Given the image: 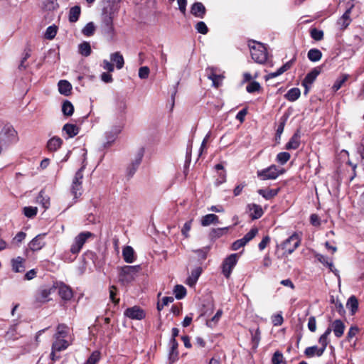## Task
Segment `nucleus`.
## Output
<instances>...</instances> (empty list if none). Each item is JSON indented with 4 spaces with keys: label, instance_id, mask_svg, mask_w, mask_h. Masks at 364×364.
Returning <instances> with one entry per match:
<instances>
[{
    "label": "nucleus",
    "instance_id": "4c0bfd02",
    "mask_svg": "<svg viewBox=\"0 0 364 364\" xmlns=\"http://www.w3.org/2000/svg\"><path fill=\"white\" fill-rule=\"evenodd\" d=\"M68 326L65 323H60L57 326L56 333L54 335L55 338H65L68 336Z\"/></svg>",
    "mask_w": 364,
    "mask_h": 364
},
{
    "label": "nucleus",
    "instance_id": "6e6d98bb",
    "mask_svg": "<svg viewBox=\"0 0 364 364\" xmlns=\"http://www.w3.org/2000/svg\"><path fill=\"white\" fill-rule=\"evenodd\" d=\"M262 87L260 84L257 81L250 82L246 87V90L249 93H254L256 92H260Z\"/></svg>",
    "mask_w": 364,
    "mask_h": 364
},
{
    "label": "nucleus",
    "instance_id": "ea45409f",
    "mask_svg": "<svg viewBox=\"0 0 364 364\" xmlns=\"http://www.w3.org/2000/svg\"><path fill=\"white\" fill-rule=\"evenodd\" d=\"M348 77L349 75L348 74H343L340 77L336 79L331 87L332 92H336L338 90H340L344 83L348 80Z\"/></svg>",
    "mask_w": 364,
    "mask_h": 364
},
{
    "label": "nucleus",
    "instance_id": "cd10ccee",
    "mask_svg": "<svg viewBox=\"0 0 364 364\" xmlns=\"http://www.w3.org/2000/svg\"><path fill=\"white\" fill-rule=\"evenodd\" d=\"M25 259L21 257H17L16 258L12 259L11 265L12 269L15 272H23L25 270L24 266Z\"/></svg>",
    "mask_w": 364,
    "mask_h": 364
},
{
    "label": "nucleus",
    "instance_id": "c85d7f7f",
    "mask_svg": "<svg viewBox=\"0 0 364 364\" xmlns=\"http://www.w3.org/2000/svg\"><path fill=\"white\" fill-rule=\"evenodd\" d=\"M58 90L59 92L65 96H68L71 93L72 85L71 84L65 80H61L58 82Z\"/></svg>",
    "mask_w": 364,
    "mask_h": 364
},
{
    "label": "nucleus",
    "instance_id": "4d7b16f0",
    "mask_svg": "<svg viewBox=\"0 0 364 364\" xmlns=\"http://www.w3.org/2000/svg\"><path fill=\"white\" fill-rule=\"evenodd\" d=\"M290 158H291L290 154L288 152L284 151V152H279L277 155L276 160L281 165H284L290 159Z\"/></svg>",
    "mask_w": 364,
    "mask_h": 364
},
{
    "label": "nucleus",
    "instance_id": "f257e3e1",
    "mask_svg": "<svg viewBox=\"0 0 364 364\" xmlns=\"http://www.w3.org/2000/svg\"><path fill=\"white\" fill-rule=\"evenodd\" d=\"M116 12L114 4H109L107 6L102 9L101 15V28L102 33L110 39H113L116 33L113 23Z\"/></svg>",
    "mask_w": 364,
    "mask_h": 364
},
{
    "label": "nucleus",
    "instance_id": "2eb2a0df",
    "mask_svg": "<svg viewBox=\"0 0 364 364\" xmlns=\"http://www.w3.org/2000/svg\"><path fill=\"white\" fill-rule=\"evenodd\" d=\"M206 74L208 77L212 80L213 86L218 87L221 84L223 76L218 74L217 68L214 67H208L206 69Z\"/></svg>",
    "mask_w": 364,
    "mask_h": 364
},
{
    "label": "nucleus",
    "instance_id": "bb28decb",
    "mask_svg": "<svg viewBox=\"0 0 364 364\" xmlns=\"http://www.w3.org/2000/svg\"><path fill=\"white\" fill-rule=\"evenodd\" d=\"M110 60L113 64H116V68L118 70L122 69L124 65V57L119 51L112 53L110 55Z\"/></svg>",
    "mask_w": 364,
    "mask_h": 364
},
{
    "label": "nucleus",
    "instance_id": "aec40b11",
    "mask_svg": "<svg viewBox=\"0 0 364 364\" xmlns=\"http://www.w3.org/2000/svg\"><path fill=\"white\" fill-rule=\"evenodd\" d=\"M281 191V188L279 187L277 188L274 189H259L257 190V193L259 195H260L262 197H263L265 200H269L273 199L274 197H276L278 193Z\"/></svg>",
    "mask_w": 364,
    "mask_h": 364
},
{
    "label": "nucleus",
    "instance_id": "9b49d317",
    "mask_svg": "<svg viewBox=\"0 0 364 364\" xmlns=\"http://www.w3.org/2000/svg\"><path fill=\"white\" fill-rule=\"evenodd\" d=\"M53 290L58 289V294L60 298L64 301H70L73 296V292L72 289L64 284L63 282H56L53 285Z\"/></svg>",
    "mask_w": 364,
    "mask_h": 364
},
{
    "label": "nucleus",
    "instance_id": "dca6fc26",
    "mask_svg": "<svg viewBox=\"0 0 364 364\" xmlns=\"http://www.w3.org/2000/svg\"><path fill=\"white\" fill-rule=\"evenodd\" d=\"M301 144V132L300 129H297L289 141L286 144L285 149L287 150H295L298 149Z\"/></svg>",
    "mask_w": 364,
    "mask_h": 364
},
{
    "label": "nucleus",
    "instance_id": "e433bc0d",
    "mask_svg": "<svg viewBox=\"0 0 364 364\" xmlns=\"http://www.w3.org/2000/svg\"><path fill=\"white\" fill-rule=\"evenodd\" d=\"M81 14V8L80 6H74L70 9L69 11V21L70 23H75L78 21Z\"/></svg>",
    "mask_w": 364,
    "mask_h": 364
},
{
    "label": "nucleus",
    "instance_id": "a18cd8bd",
    "mask_svg": "<svg viewBox=\"0 0 364 364\" xmlns=\"http://www.w3.org/2000/svg\"><path fill=\"white\" fill-rule=\"evenodd\" d=\"M79 53L83 56H89L92 53L90 43L84 41L82 43H80L79 45Z\"/></svg>",
    "mask_w": 364,
    "mask_h": 364
},
{
    "label": "nucleus",
    "instance_id": "a211bd4d",
    "mask_svg": "<svg viewBox=\"0 0 364 364\" xmlns=\"http://www.w3.org/2000/svg\"><path fill=\"white\" fill-rule=\"evenodd\" d=\"M170 350L168 354V360L171 363H173L178 360V343L176 339H171L170 342Z\"/></svg>",
    "mask_w": 364,
    "mask_h": 364
},
{
    "label": "nucleus",
    "instance_id": "774afa93",
    "mask_svg": "<svg viewBox=\"0 0 364 364\" xmlns=\"http://www.w3.org/2000/svg\"><path fill=\"white\" fill-rule=\"evenodd\" d=\"M360 329L357 326H352L350 327L347 333L346 339L348 341H350L351 339L356 336L359 332Z\"/></svg>",
    "mask_w": 364,
    "mask_h": 364
},
{
    "label": "nucleus",
    "instance_id": "5fc2aeb1",
    "mask_svg": "<svg viewBox=\"0 0 364 364\" xmlns=\"http://www.w3.org/2000/svg\"><path fill=\"white\" fill-rule=\"evenodd\" d=\"M24 215L28 218H34L38 213V208L33 206H26L23 209Z\"/></svg>",
    "mask_w": 364,
    "mask_h": 364
},
{
    "label": "nucleus",
    "instance_id": "473e14b6",
    "mask_svg": "<svg viewBox=\"0 0 364 364\" xmlns=\"http://www.w3.org/2000/svg\"><path fill=\"white\" fill-rule=\"evenodd\" d=\"M219 223V218L215 214H208L203 216L201 219L202 226H208L210 224H217Z\"/></svg>",
    "mask_w": 364,
    "mask_h": 364
},
{
    "label": "nucleus",
    "instance_id": "c9c22d12",
    "mask_svg": "<svg viewBox=\"0 0 364 364\" xmlns=\"http://www.w3.org/2000/svg\"><path fill=\"white\" fill-rule=\"evenodd\" d=\"M250 333L251 334L252 347L254 348H257L261 338V332L259 328L257 327L256 329L251 328L250 329Z\"/></svg>",
    "mask_w": 364,
    "mask_h": 364
},
{
    "label": "nucleus",
    "instance_id": "c03bdc74",
    "mask_svg": "<svg viewBox=\"0 0 364 364\" xmlns=\"http://www.w3.org/2000/svg\"><path fill=\"white\" fill-rule=\"evenodd\" d=\"M309 34L312 39L316 41H320L323 39L324 33L322 30H319L317 28H311L309 30Z\"/></svg>",
    "mask_w": 364,
    "mask_h": 364
},
{
    "label": "nucleus",
    "instance_id": "58836bf2",
    "mask_svg": "<svg viewBox=\"0 0 364 364\" xmlns=\"http://www.w3.org/2000/svg\"><path fill=\"white\" fill-rule=\"evenodd\" d=\"M347 308L350 310L351 315H354L358 309V300L355 296H351L347 301Z\"/></svg>",
    "mask_w": 364,
    "mask_h": 364
},
{
    "label": "nucleus",
    "instance_id": "13d9d810",
    "mask_svg": "<svg viewBox=\"0 0 364 364\" xmlns=\"http://www.w3.org/2000/svg\"><path fill=\"white\" fill-rule=\"evenodd\" d=\"M118 289L116 286L112 285L109 287V299L115 305L119 303V299L116 297Z\"/></svg>",
    "mask_w": 364,
    "mask_h": 364
},
{
    "label": "nucleus",
    "instance_id": "7ed1b4c3",
    "mask_svg": "<svg viewBox=\"0 0 364 364\" xmlns=\"http://www.w3.org/2000/svg\"><path fill=\"white\" fill-rule=\"evenodd\" d=\"M141 269L140 265H125L120 267L118 277L119 282L123 285L129 284L135 279Z\"/></svg>",
    "mask_w": 364,
    "mask_h": 364
},
{
    "label": "nucleus",
    "instance_id": "7c9ffc66",
    "mask_svg": "<svg viewBox=\"0 0 364 364\" xmlns=\"http://www.w3.org/2000/svg\"><path fill=\"white\" fill-rule=\"evenodd\" d=\"M63 131L65 132L70 138H73L78 134L80 128L76 124L67 123L63 126Z\"/></svg>",
    "mask_w": 364,
    "mask_h": 364
},
{
    "label": "nucleus",
    "instance_id": "72a5a7b5",
    "mask_svg": "<svg viewBox=\"0 0 364 364\" xmlns=\"http://www.w3.org/2000/svg\"><path fill=\"white\" fill-rule=\"evenodd\" d=\"M36 202L41 204L44 209H48L50 206V198L46 195L45 191L41 190L36 198Z\"/></svg>",
    "mask_w": 364,
    "mask_h": 364
},
{
    "label": "nucleus",
    "instance_id": "5701e85b",
    "mask_svg": "<svg viewBox=\"0 0 364 364\" xmlns=\"http://www.w3.org/2000/svg\"><path fill=\"white\" fill-rule=\"evenodd\" d=\"M122 257L127 263H132L136 259L134 250L131 246H125L123 248Z\"/></svg>",
    "mask_w": 364,
    "mask_h": 364
},
{
    "label": "nucleus",
    "instance_id": "37998d69",
    "mask_svg": "<svg viewBox=\"0 0 364 364\" xmlns=\"http://www.w3.org/2000/svg\"><path fill=\"white\" fill-rule=\"evenodd\" d=\"M330 303L335 305V310L341 315L343 316L346 313L345 309L342 304V303L339 301L338 298H336L334 296H330Z\"/></svg>",
    "mask_w": 364,
    "mask_h": 364
},
{
    "label": "nucleus",
    "instance_id": "680f3d73",
    "mask_svg": "<svg viewBox=\"0 0 364 364\" xmlns=\"http://www.w3.org/2000/svg\"><path fill=\"white\" fill-rule=\"evenodd\" d=\"M26 237V232L20 231L13 238L11 243L15 244L17 246H19V245L25 240Z\"/></svg>",
    "mask_w": 364,
    "mask_h": 364
},
{
    "label": "nucleus",
    "instance_id": "4468645a",
    "mask_svg": "<svg viewBox=\"0 0 364 364\" xmlns=\"http://www.w3.org/2000/svg\"><path fill=\"white\" fill-rule=\"evenodd\" d=\"M53 291V287L49 289H38L34 296V302L39 304H43L50 300L49 296Z\"/></svg>",
    "mask_w": 364,
    "mask_h": 364
},
{
    "label": "nucleus",
    "instance_id": "3c124183",
    "mask_svg": "<svg viewBox=\"0 0 364 364\" xmlns=\"http://www.w3.org/2000/svg\"><path fill=\"white\" fill-rule=\"evenodd\" d=\"M95 31V26L93 22L87 23L82 30L84 36L90 37L94 35Z\"/></svg>",
    "mask_w": 364,
    "mask_h": 364
},
{
    "label": "nucleus",
    "instance_id": "de8ad7c7",
    "mask_svg": "<svg viewBox=\"0 0 364 364\" xmlns=\"http://www.w3.org/2000/svg\"><path fill=\"white\" fill-rule=\"evenodd\" d=\"M62 112L65 116H71L74 112L73 104L70 101L65 100L62 105Z\"/></svg>",
    "mask_w": 364,
    "mask_h": 364
},
{
    "label": "nucleus",
    "instance_id": "0eeeda50",
    "mask_svg": "<svg viewBox=\"0 0 364 364\" xmlns=\"http://www.w3.org/2000/svg\"><path fill=\"white\" fill-rule=\"evenodd\" d=\"M321 68L319 67H316L313 68L307 75L305 76L304 79L301 82V85L304 87V95H307L309 90L311 88L313 83L316 80L317 77L321 73Z\"/></svg>",
    "mask_w": 364,
    "mask_h": 364
},
{
    "label": "nucleus",
    "instance_id": "393cba45",
    "mask_svg": "<svg viewBox=\"0 0 364 364\" xmlns=\"http://www.w3.org/2000/svg\"><path fill=\"white\" fill-rule=\"evenodd\" d=\"M228 229V227L213 228L209 233V238L210 239V240L215 241L217 239L227 234Z\"/></svg>",
    "mask_w": 364,
    "mask_h": 364
},
{
    "label": "nucleus",
    "instance_id": "a878e982",
    "mask_svg": "<svg viewBox=\"0 0 364 364\" xmlns=\"http://www.w3.org/2000/svg\"><path fill=\"white\" fill-rule=\"evenodd\" d=\"M202 273V268L198 267L193 269L191 276L187 279L186 284L190 287H194Z\"/></svg>",
    "mask_w": 364,
    "mask_h": 364
},
{
    "label": "nucleus",
    "instance_id": "f8f14e48",
    "mask_svg": "<svg viewBox=\"0 0 364 364\" xmlns=\"http://www.w3.org/2000/svg\"><path fill=\"white\" fill-rule=\"evenodd\" d=\"M124 315L133 320H142L146 317V312L139 306H134L127 308L124 311Z\"/></svg>",
    "mask_w": 364,
    "mask_h": 364
},
{
    "label": "nucleus",
    "instance_id": "338daca9",
    "mask_svg": "<svg viewBox=\"0 0 364 364\" xmlns=\"http://www.w3.org/2000/svg\"><path fill=\"white\" fill-rule=\"evenodd\" d=\"M272 323L274 326H281L284 322V318L282 313L274 314L272 316Z\"/></svg>",
    "mask_w": 364,
    "mask_h": 364
},
{
    "label": "nucleus",
    "instance_id": "052dcab7",
    "mask_svg": "<svg viewBox=\"0 0 364 364\" xmlns=\"http://www.w3.org/2000/svg\"><path fill=\"white\" fill-rule=\"evenodd\" d=\"M100 360V352L98 350H95L90 355L86 362L89 364H97Z\"/></svg>",
    "mask_w": 364,
    "mask_h": 364
},
{
    "label": "nucleus",
    "instance_id": "39448f33",
    "mask_svg": "<svg viewBox=\"0 0 364 364\" xmlns=\"http://www.w3.org/2000/svg\"><path fill=\"white\" fill-rule=\"evenodd\" d=\"M238 261V255L231 254L222 263V273L226 279L230 277L231 273Z\"/></svg>",
    "mask_w": 364,
    "mask_h": 364
},
{
    "label": "nucleus",
    "instance_id": "f704fd0d",
    "mask_svg": "<svg viewBox=\"0 0 364 364\" xmlns=\"http://www.w3.org/2000/svg\"><path fill=\"white\" fill-rule=\"evenodd\" d=\"M301 91L298 87L291 88L284 95V97L289 102H294L299 98Z\"/></svg>",
    "mask_w": 364,
    "mask_h": 364
},
{
    "label": "nucleus",
    "instance_id": "864d4df0",
    "mask_svg": "<svg viewBox=\"0 0 364 364\" xmlns=\"http://www.w3.org/2000/svg\"><path fill=\"white\" fill-rule=\"evenodd\" d=\"M287 119V117H284V116H283L282 117L280 118L279 123L277 127V132H276V135H275L276 139H280L281 135L284 132Z\"/></svg>",
    "mask_w": 364,
    "mask_h": 364
},
{
    "label": "nucleus",
    "instance_id": "423d86ee",
    "mask_svg": "<svg viewBox=\"0 0 364 364\" xmlns=\"http://www.w3.org/2000/svg\"><path fill=\"white\" fill-rule=\"evenodd\" d=\"M145 153V149L144 147H140L137 152L134 156V159L132 161L131 164L127 168V176L129 178H132L136 170L138 169L139 165L141 163L142 159L144 157Z\"/></svg>",
    "mask_w": 364,
    "mask_h": 364
},
{
    "label": "nucleus",
    "instance_id": "c756f323",
    "mask_svg": "<svg viewBox=\"0 0 364 364\" xmlns=\"http://www.w3.org/2000/svg\"><path fill=\"white\" fill-rule=\"evenodd\" d=\"M63 140L58 136H53L48 140L47 148L50 151H57L62 145Z\"/></svg>",
    "mask_w": 364,
    "mask_h": 364
},
{
    "label": "nucleus",
    "instance_id": "f3484780",
    "mask_svg": "<svg viewBox=\"0 0 364 364\" xmlns=\"http://www.w3.org/2000/svg\"><path fill=\"white\" fill-rule=\"evenodd\" d=\"M191 14L195 17L203 18L206 14V9L201 2H195L191 7Z\"/></svg>",
    "mask_w": 364,
    "mask_h": 364
},
{
    "label": "nucleus",
    "instance_id": "bf43d9fd",
    "mask_svg": "<svg viewBox=\"0 0 364 364\" xmlns=\"http://www.w3.org/2000/svg\"><path fill=\"white\" fill-rule=\"evenodd\" d=\"M85 167L82 166L80 169H78L75 176L73 179V183L74 184H78V185H82V179H83V171Z\"/></svg>",
    "mask_w": 364,
    "mask_h": 364
},
{
    "label": "nucleus",
    "instance_id": "09e8293b",
    "mask_svg": "<svg viewBox=\"0 0 364 364\" xmlns=\"http://www.w3.org/2000/svg\"><path fill=\"white\" fill-rule=\"evenodd\" d=\"M316 257L319 262L326 266L330 269V271L334 272L333 264L331 261H329V259L327 257L321 254H318Z\"/></svg>",
    "mask_w": 364,
    "mask_h": 364
},
{
    "label": "nucleus",
    "instance_id": "6ab92c4d",
    "mask_svg": "<svg viewBox=\"0 0 364 364\" xmlns=\"http://www.w3.org/2000/svg\"><path fill=\"white\" fill-rule=\"evenodd\" d=\"M45 235H38L28 244L29 249L33 251H38L45 246L43 238Z\"/></svg>",
    "mask_w": 364,
    "mask_h": 364
},
{
    "label": "nucleus",
    "instance_id": "49530a36",
    "mask_svg": "<svg viewBox=\"0 0 364 364\" xmlns=\"http://www.w3.org/2000/svg\"><path fill=\"white\" fill-rule=\"evenodd\" d=\"M173 293L177 299H182L186 296L187 291L183 285L177 284L174 287Z\"/></svg>",
    "mask_w": 364,
    "mask_h": 364
},
{
    "label": "nucleus",
    "instance_id": "f03ea898",
    "mask_svg": "<svg viewBox=\"0 0 364 364\" xmlns=\"http://www.w3.org/2000/svg\"><path fill=\"white\" fill-rule=\"evenodd\" d=\"M252 59L257 63L264 64L268 58L267 48L262 43L254 40L248 41Z\"/></svg>",
    "mask_w": 364,
    "mask_h": 364
},
{
    "label": "nucleus",
    "instance_id": "603ef678",
    "mask_svg": "<svg viewBox=\"0 0 364 364\" xmlns=\"http://www.w3.org/2000/svg\"><path fill=\"white\" fill-rule=\"evenodd\" d=\"M296 58H297V53L295 52L294 54L293 55L292 58L290 60L285 63L282 67L279 68L280 71L282 73H284V72L290 70L292 68V66L294 65V63H296Z\"/></svg>",
    "mask_w": 364,
    "mask_h": 364
},
{
    "label": "nucleus",
    "instance_id": "412c9836",
    "mask_svg": "<svg viewBox=\"0 0 364 364\" xmlns=\"http://www.w3.org/2000/svg\"><path fill=\"white\" fill-rule=\"evenodd\" d=\"M247 208L250 211V218H252V220L259 219L264 214L262 208L259 205L255 203L248 204Z\"/></svg>",
    "mask_w": 364,
    "mask_h": 364
},
{
    "label": "nucleus",
    "instance_id": "0e129e2a",
    "mask_svg": "<svg viewBox=\"0 0 364 364\" xmlns=\"http://www.w3.org/2000/svg\"><path fill=\"white\" fill-rule=\"evenodd\" d=\"M283 360H284L283 354L280 351L277 350L274 352V353L272 355V364H282L284 362Z\"/></svg>",
    "mask_w": 364,
    "mask_h": 364
},
{
    "label": "nucleus",
    "instance_id": "20e7f679",
    "mask_svg": "<svg viewBox=\"0 0 364 364\" xmlns=\"http://www.w3.org/2000/svg\"><path fill=\"white\" fill-rule=\"evenodd\" d=\"M301 239L296 232H294L290 237L285 240L281 247L287 255H291L300 245Z\"/></svg>",
    "mask_w": 364,
    "mask_h": 364
},
{
    "label": "nucleus",
    "instance_id": "79ce46f5",
    "mask_svg": "<svg viewBox=\"0 0 364 364\" xmlns=\"http://www.w3.org/2000/svg\"><path fill=\"white\" fill-rule=\"evenodd\" d=\"M331 334V330L326 329V331L321 335L318 338V343L321 345V348H323V352L326 350V348L328 343H330V340L328 338L329 335Z\"/></svg>",
    "mask_w": 364,
    "mask_h": 364
},
{
    "label": "nucleus",
    "instance_id": "69168bd1",
    "mask_svg": "<svg viewBox=\"0 0 364 364\" xmlns=\"http://www.w3.org/2000/svg\"><path fill=\"white\" fill-rule=\"evenodd\" d=\"M195 28L197 30L198 33L203 35L207 34L208 32V28L203 21L198 22L195 26Z\"/></svg>",
    "mask_w": 364,
    "mask_h": 364
},
{
    "label": "nucleus",
    "instance_id": "1a4fd4ad",
    "mask_svg": "<svg viewBox=\"0 0 364 364\" xmlns=\"http://www.w3.org/2000/svg\"><path fill=\"white\" fill-rule=\"evenodd\" d=\"M258 233L257 228H252L244 237L241 239L235 240L231 246V249L234 251L238 250L240 248L243 247L251 241Z\"/></svg>",
    "mask_w": 364,
    "mask_h": 364
},
{
    "label": "nucleus",
    "instance_id": "a19ab883",
    "mask_svg": "<svg viewBox=\"0 0 364 364\" xmlns=\"http://www.w3.org/2000/svg\"><path fill=\"white\" fill-rule=\"evenodd\" d=\"M307 57L311 62L319 61L322 58V53L318 48H311L307 53Z\"/></svg>",
    "mask_w": 364,
    "mask_h": 364
},
{
    "label": "nucleus",
    "instance_id": "ddd939ff",
    "mask_svg": "<svg viewBox=\"0 0 364 364\" xmlns=\"http://www.w3.org/2000/svg\"><path fill=\"white\" fill-rule=\"evenodd\" d=\"M346 328L345 323L341 319H336L327 328L330 329L331 332L333 331L336 338H341L344 333Z\"/></svg>",
    "mask_w": 364,
    "mask_h": 364
},
{
    "label": "nucleus",
    "instance_id": "9d476101",
    "mask_svg": "<svg viewBox=\"0 0 364 364\" xmlns=\"http://www.w3.org/2000/svg\"><path fill=\"white\" fill-rule=\"evenodd\" d=\"M277 166L274 164H272L269 166L263 168L262 170H258L257 171V176L262 181L266 180H275L278 178V174L276 172Z\"/></svg>",
    "mask_w": 364,
    "mask_h": 364
},
{
    "label": "nucleus",
    "instance_id": "6e6552de",
    "mask_svg": "<svg viewBox=\"0 0 364 364\" xmlns=\"http://www.w3.org/2000/svg\"><path fill=\"white\" fill-rule=\"evenodd\" d=\"M93 234L90 232H82L75 237L73 244L71 245L70 252L73 254H77L81 250L87 240L91 237Z\"/></svg>",
    "mask_w": 364,
    "mask_h": 364
},
{
    "label": "nucleus",
    "instance_id": "2f4dec72",
    "mask_svg": "<svg viewBox=\"0 0 364 364\" xmlns=\"http://www.w3.org/2000/svg\"><path fill=\"white\" fill-rule=\"evenodd\" d=\"M69 346L68 342L65 338H58L52 344V348L53 350L58 352L65 350Z\"/></svg>",
    "mask_w": 364,
    "mask_h": 364
},
{
    "label": "nucleus",
    "instance_id": "b1692460",
    "mask_svg": "<svg viewBox=\"0 0 364 364\" xmlns=\"http://www.w3.org/2000/svg\"><path fill=\"white\" fill-rule=\"evenodd\" d=\"M323 353V348H318L317 346L307 347L304 350V355L308 358H313L314 356L320 357Z\"/></svg>",
    "mask_w": 364,
    "mask_h": 364
},
{
    "label": "nucleus",
    "instance_id": "e2e57ef3",
    "mask_svg": "<svg viewBox=\"0 0 364 364\" xmlns=\"http://www.w3.org/2000/svg\"><path fill=\"white\" fill-rule=\"evenodd\" d=\"M82 186L74 184L72 183L71 193L75 198H77L82 195Z\"/></svg>",
    "mask_w": 364,
    "mask_h": 364
},
{
    "label": "nucleus",
    "instance_id": "8fccbe9b",
    "mask_svg": "<svg viewBox=\"0 0 364 364\" xmlns=\"http://www.w3.org/2000/svg\"><path fill=\"white\" fill-rule=\"evenodd\" d=\"M58 29V26H56L55 25H52V26H48L46 28V33L44 35L45 38H46L48 40L53 39L57 34Z\"/></svg>",
    "mask_w": 364,
    "mask_h": 364
},
{
    "label": "nucleus",
    "instance_id": "4be33fe9",
    "mask_svg": "<svg viewBox=\"0 0 364 364\" xmlns=\"http://www.w3.org/2000/svg\"><path fill=\"white\" fill-rule=\"evenodd\" d=\"M351 9H347L342 16L338 20L337 24L340 28V30L343 31L350 25L351 18L350 17Z\"/></svg>",
    "mask_w": 364,
    "mask_h": 364
}]
</instances>
